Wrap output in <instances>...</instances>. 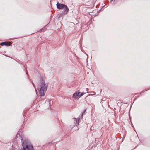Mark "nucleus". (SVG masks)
<instances>
[{
    "mask_svg": "<svg viewBox=\"0 0 150 150\" xmlns=\"http://www.w3.org/2000/svg\"><path fill=\"white\" fill-rule=\"evenodd\" d=\"M52 142H53V141H52V142H49V143H48V144L49 145V144H52Z\"/></svg>",
    "mask_w": 150,
    "mask_h": 150,
    "instance_id": "nucleus-10",
    "label": "nucleus"
},
{
    "mask_svg": "<svg viewBox=\"0 0 150 150\" xmlns=\"http://www.w3.org/2000/svg\"><path fill=\"white\" fill-rule=\"evenodd\" d=\"M131 126L133 127H134V126L132 124V123H131Z\"/></svg>",
    "mask_w": 150,
    "mask_h": 150,
    "instance_id": "nucleus-14",
    "label": "nucleus"
},
{
    "mask_svg": "<svg viewBox=\"0 0 150 150\" xmlns=\"http://www.w3.org/2000/svg\"><path fill=\"white\" fill-rule=\"evenodd\" d=\"M85 93H84L79 92V97H78V98H79L80 97L83 95H84Z\"/></svg>",
    "mask_w": 150,
    "mask_h": 150,
    "instance_id": "nucleus-7",
    "label": "nucleus"
},
{
    "mask_svg": "<svg viewBox=\"0 0 150 150\" xmlns=\"http://www.w3.org/2000/svg\"><path fill=\"white\" fill-rule=\"evenodd\" d=\"M79 91H77L73 95L72 97L74 98H79L78 97H79Z\"/></svg>",
    "mask_w": 150,
    "mask_h": 150,
    "instance_id": "nucleus-4",
    "label": "nucleus"
},
{
    "mask_svg": "<svg viewBox=\"0 0 150 150\" xmlns=\"http://www.w3.org/2000/svg\"><path fill=\"white\" fill-rule=\"evenodd\" d=\"M51 100H49V104H50V103H51Z\"/></svg>",
    "mask_w": 150,
    "mask_h": 150,
    "instance_id": "nucleus-13",
    "label": "nucleus"
},
{
    "mask_svg": "<svg viewBox=\"0 0 150 150\" xmlns=\"http://www.w3.org/2000/svg\"><path fill=\"white\" fill-rule=\"evenodd\" d=\"M0 45H1V46H3L5 45L8 46H10L11 45V44L8 42H1L0 44Z\"/></svg>",
    "mask_w": 150,
    "mask_h": 150,
    "instance_id": "nucleus-5",
    "label": "nucleus"
},
{
    "mask_svg": "<svg viewBox=\"0 0 150 150\" xmlns=\"http://www.w3.org/2000/svg\"><path fill=\"white\" fill-rule=\"evenodd\" d=\"M31 82H32V84L33 85V86L35 88V86L34 85V83L33 82V81H32L31 79Z\"/></svg>",
    "mask_w": 150,
    "mask_h": 150,
    "instance_id": "nucleus-9",
    "label": "nucleus"
},
{
    "mask_svg": "<svg viewBox=\"0 0 150 150\" xmlns=\"http://www.w3.org/2000/svg\"><path fill=\"white\" fill-rule=\"evenodd\" d=\"M48 86V83H45L43 77V76H40L37 89L39 91V93L41 96H43L45 94Z\"/></svg>",
    "mask_w": 150,
    "mask_h": 150,
    "instance_id": "nucleus-1",
    "label": "nucleus"
},
{
    "mask_svg": "<svg viewBox=\"0 0 150 150\" xmlns=\"http://www.w3.org/2000/svg\"><path fill=\"white\" fill-rule=\"evenodd\" d=\"M21 140L22 141V144L23 149L20 150H34L33 146L29 141L28 140L23 141L21 138Z\"/></svg>",
    "mask_w": 150,
    "mask_h": 150,
    "instance_id": "nucleus-2",
    "label": "nucleus"
},
{
    "mask_svg": "<svg viewBox=\"0 0 150 150\" xmlns=\"http://www.w3.org/2000/svg\"><path fill=\"white\" fill-rule=\"evenodd\" d=\"M73 119L74 120V121H75L74 122L75 126L77 125L79 123V120L75 118H74Z\"/></svg>",
    "mask_w": 150,
    "mask_h": 150,
    "instance_id": "nucleus-6",
    "label": "nucleus"
},
{
    "mask_svg": "<svg viewBox=\"0 0 150 150\" xmlns=\"http://www.w3.org/2000/svg\"><path fill=\"white\" fill-rule=\"evenodd\" d=\"M62 15H59L57 16L58 17V18H59L60 16H62Z\"/></svg>",
    "mask_w": 150,
    "mask_h": 150,
    "instance_id": "nucleus-12",
    "label": "nucleus"
},
{
    "mask_svg": "<svg viewBox=\"0 0 150 150\" xmlns=\"http://www.w3.org/2000/svg\"><path fill=\"white\" fill-rule=\"evenodd\" d=\"M57 8L59 9H63L62 14L63 15L66 14L69 11V9L67 6L65 4L57 2L56 4Z\"/></svg>",
    "mask_w": 150,
    "mask_h": 150,
    "instance_id": "nucleus-3",
    "label": "nucleus"
},
{
    "mask_svg": "<svg viewBox=\"0 0 150 150\" xmlns=\"http://www.w3.org/2000/svg\"><path fill=\"white\" fill-rule=\"evenodd\" d=\"M110 0V1L111 2L112 1H113V0Z\"/></svg>",
    "mask_w": 150,
    "mask_h": 150,
    "instance_id": "nucleus-18",
    "label": "nucleus"
},
{
    "mask_svg": "<svg viewBox=\"0 0 150 150\" xmlns=\"http://www.w3.org/2000/svg\"><path fill=\"white\" fill-rule=\"evenodd\" d=\"M149 89H147V90H143V91H142L140 92V94H141V93H143L145 91H147V90H149Z\"/></svg>",
    "mask_w": 150,
    "mask_h": 150,
    "instance_id": "nucleus-8",
    "label": "nucleus"
},
{
    "mask_svg": "<svg viewBox=\"0 0 150 150\" xmlns=\"http://www.w3.org/2000/svg\"><path fill=\"white\" fill-rule=\"evenodd\" d=\"M79 129V128H76V129H75V130H78Z\"/></svg>",
    "mask_w": 150,
    "mask_h": 150,
    "instance_id": "nucleus-16",
    "label": "nucleus"
},
{
    "mask_svg": "<svg viewBox=\"0 0 150 150\" xmlns=\"http://www.w3.org/2000/svg\"><path fill=\"white\" fill-rule=\"evenodd\" d=\"M102 9V8L101 9H100V10H98V12H99V11H100Z\"/></svg>",
    "mask_w": 150,
    "mask_h": 150,
    "instance_id": "nucleus-15",
    "label": "nucleus"
},
{
    "mask_svg": "<svg viewBox=\"0 0 150 150\" xmlns=\"http://www.w3.org/2000/svg\"><path fill=\"white\" fill-rule=\"evenodd\" d=\"M26 74H27V76H28V77L29 76V75L28 74V73L27 72V71H26Z\"/></svg>",
    "mask_w": 150,
    "mask_h": 150,
    "instance_id": "nucleus-11",
    "label": "nucleus"
},
{
    "mask_svg": "<svg viewBox=\"0 0 150 150\" xmlns=\"http://www.w3.org/2000/svg\"><path fill=\"white\" fill-rule=\"evenodd\" d=\"M86 111V109H85L84 111V112H85Z\"/></svg>",
    "mask_w": 150,
    "mask_h": 150,
    "instance_id": "nucleus-17",
    "label": "nucleus"
},
{
    "mask_svg": "<svg viewBox=\"0 0 150 150\" xmlns=\"http://www.w3.org/2000/svg\"><path fill=\"white\" fill-rule=\"evenodd\" d=\"M43 28H42V29H41V30H41V31H42V30H43Z\"/></svg>",
    "mask_w": 150,
    "mask_h": 150,
    "instance_id": "nucleus-19",
    "label": "nucleus"
}]
</instances>
